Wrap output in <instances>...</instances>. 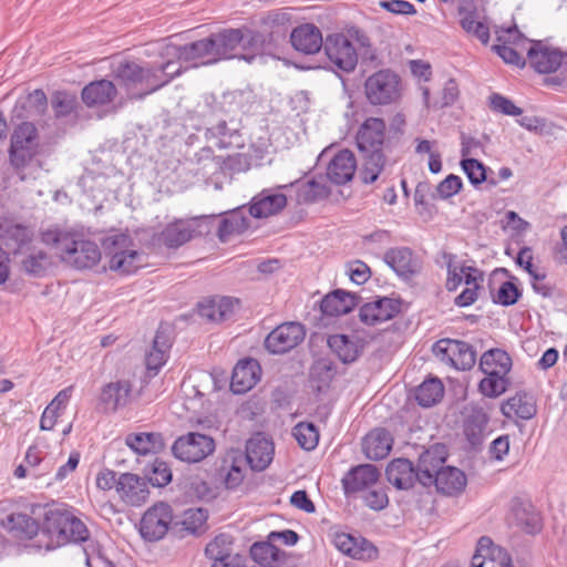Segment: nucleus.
I'll use <instances>...</instances> for the list:
<instances>
[{"label": "nucleus", "instance_id": "f257e3e1", "mask_svg": "<svg viewBox=\"0 0 567 567\" xmlns=\"http://www.w3.org/2000/svg\"><path fill=\"white\" fill-rule=\"evenodd\" d=\"M352 41L363 49L365 60L374 61L377 59L370 38L361 28L351 25L346 28L344 32L330 33L326 37L322 48L328 68L338 75L351 73L358 65V52Z\"/></svg>", "mask_w": 567, "mask_h": 567}, {"label": "nucleus", "instance_id": "f03ea898", "mask_svg": "<svg viewBox=\"0 0 567 567\" xmlns=\"http://www.w3.org/2000/svg\"><path fill=\"white\" fill-rule=\"evenodd\" d=\"M240 40V29L227 28L178 47L176 54L179 60L185 62L215 64L223 60L239 59Z\"/></svg>", "mask_w": 567, "mask_h": 567}, {"label": "nucleus", "instance_id": "7ed1b4c3", "mask_svg": "<svg viewBox=\"0 0 567 567\" xmlns=\"http://www.w3.org/2000/svg\"><path fill=\"white\" fill-rule=\"evenodd\" d=\"M385 128L384 120L368 117L358 130L355 142L362 159L360 178L363 184L377 182L385 167Z\"/></svg>", "mask_w": 567, "mask_h": 567}, {"label": "nucleus", "instance_id": "20e7f679", "mask_svg": "<svg viewBox=\"0 0 567 567\" xmlns=\"http://www.w3.org/2000/svg\"><path fill=\"white\" fill-rule=\"evenodd\" d=\"M41 240L55 248L62 261L76 269H91L101 260L96 243L84 238L83 234L59 228L42 231Z\"/></svg>", "mask_w": 567, "mask_h": 567}, {"label": "nucleus", "instance_id": "39448f33", "mask_svg": "<svg viewBox=\"0 0 567 567\" xmlns=\"http://www.w3.org/2000/svg\"><path fill=\"white\" fill-rule=\"evenodd\" d=\"M19 542L30 553L50 551L70 543L84 544L87 567H116L101 550L99 543L90 534H20Z\"/></svg>", "mask_w": 567, "mask_h": 567}, {"label": "nucleus", "instance_id": "423d86ee", "mask_svg": "<svg viewBox=\"0 0 567 567\" xmlns=\"http://www.w3.org/2000/svg\"><path fill=\"white\" fill-rule=\"evenodd\" d=\"M401 78L389 69L379 70L364 82V94L371 105H389L401 99Z\"/></svg>", "mask_w": 567, "mask_h": 567}, {"label": "nucleus", "instance_id": "0eeeda50", "mask_svg": "<svg viewBox=\"0 0 567 567\" xmlns=\"http://www.w3.org/2000/svg\"><path fill=\"white\" fill-rule=\"evenodd\" d=\"M39 134L31 122H22L14 127L9 148L11 164L17 168H24L38 154Z\"/></svg>", "mask_w": 567, "mask_h": 567}, {"label": "nucleus", "instance_id": "6e6552de", "mask_svg": "<svg viewBox=\"0 0 567 567\" xmlns=\"http://www.w3.org/2000/svg\"><path fill=\"white\" fill-rule=\"evenodd\" d=\"M432 351L441 362L458 371L471 370L476 362V351L463 340L440 339L433 344Z\"/></svg>", "mask_w": 567, "mask_h": 567}, {"label": "nucleus", "instance_id": "1a4fd4ad", "mask_svg": "<svg viewBox=\"0 0 567 567\" xmlns=\"http://www.w3.org/2000/svg\"><path fill=\"white\" fill-rule=\"evenodd\" d=\"M130 237L123 234L115 235L106 239L107 255H110L109 268L121 275H131L143 267V254L125 249Z\"/></svg>", "mask_w": 567, "mask_h": 567}, {"label": "nucleus", "instance_id": "9d476101", "mask_svg": "<svg viewBox=\"0 0 567 567\" xmlns=\"http://www.w3.org/2000/svg\"><path fill=\"white\" fill-rule=\"evenodd\" d=\"M215 441L212 436L199 433L188 432L178 436L173 445V455L185 463H199L215 451Z\"/></svg>", "mask_w": 567, "mask_h": 567}, {"label": "nucleus", "instance_id": "9b49d317", "mask_svg": "<svg viewBox=\"0 0 567 567\" xmlns=\"http://www.w3.org/2000/svg\"><path fill=\"white\" fill-rule=\"evenodd\" d=\"M529 66L539 74H550L560 71L567 73V52L559 48L548 47L543 41H532L527 50Z\"/></svg>", "mask_w": 567, "mask_h": 567}, {"label": "nucleus", "instance_id": "f8f14e48", "mask_svg": "<svg viewBox=\"0 0 567 567\" xmlns=\"http://www.w3.org/2000/svg\"><path fill=\"white\" fill-rule=\"evenodd\" d=\"M114 74L118 83L126 89L135 87L138 84L143 85L146 91L140 94V97L151 94L167 84L166 78L162 82H156L151 65L143 66L130 60L120 62L114 70Z\"/></svg>", "mask_w": 567, "mask_h": 567}, {"label": "nucleus", "instance_id": "ddd939ff", "mask_svg": "<svg viewBox=\"0 0 567 567\" xmlns=\"http://www.w3.org/2000/svg\"><path fill=\"white\" fill-rule=\"evenodd\" d=\"M288 184L261 189L249 203L251 217L261 219L279 215L288 204Z\"/></svg>", "mask_w": 567, "mask_h": 567}, {"label": "nucleus", "instance_id": "4468645a", "mask_svg": "<svg viewBox=\"0 0 567 567\" xmlns=\"http://www.w3.org/2000/svg\"><path fill=\"white\" fill-rule=\"evenodd\" d=\"M505 519L509 528L520 532H540L543 528L542 513L526 497L512 498Z\"/></svg>", "mask_w": 567, "mask_h": 567}, {"label": "nucleus", "instance_id": "2eb2a0df", "mask_svg": "<svg viewBox=\"0 0 567 567\" xmlns=\"http://www.w3.org/2000/svg\"><path fill=\"white\" fill-rule=\"evenodd\" d=\"M45 528L42 532H89L86 525L79 517V511L60 503L42 505Z\"/></svg>", "mask_w": 567, "mask_h": 567}, {"label": "nucleus", "instance_id": "dca6fc26", "mask_svg": "<svg viewBox=\"0 0 567 567\" xmlns=\"http://www.w3.org/2000/svg\"><path fill=\"white\" fill-rule=\"evenodd\" d=\"M306 337L299 322H285L276 327L265 339V348L272 354H284L299 346Z\"/></svg>", "mask_w": 567, "mask_h": 567}, {"label": "nucleus", "instance_id": "f3484780", "mask_svg": "<svg viewBox=\"0 0 567 567\" xmlns=\"http://www.w3.org/2000/svg\"><path fill=\"white\" fill-rule=\"evenodd\" d=\"M207 141H213L218 148H241L244 138L240 133V122L226 114L216 124L205 130Z\"/></svg>", "mask_w": 567, "mask_h": 567}, {"label": "nucleus", "instance_id": "a211bd4d", "mask_svg": "<svg viewBox=\"0 0 567 567\" xmlns=\"http://www.w3.org/2000/svg\"><path fill=\"white\" fill-rule=\"evenodd\" d=\"M240 300L229 296H213L198 302V315L208 322L220 323L234 319Z\"/></svg>", "mask_w": 567, "mask_h": 567}, {"label": "nucleus", "instance_id": "6ab92c4d", "mask_svg": "<svg viewBox=\"0 0 567 567\" xmlns=\"http://www.w3.org/2000/svg\"><path fill=\"white\" fill-rule=\"evenodd\" d=\"M401 300L389 297H377L375 300L360 307V321L367 326H377L395 318L401 312Z\"/></svg>", "mask_w": 567, "mask_h": 567}, {"label": "nucleus", "instance_id": "aec40b11", "mask_svg": "<svg viewBox=\"0 0 567 567\" xmlns=\"http://www.w3.org/2000/svg\"><path fill=\"white\" fill-rule=\"evenodd\" d=\"M133 384L130 380H116L104 384L99 395V405L104 413H114L125 408L132 398Z\"/></svg>", "mask_w": 567, "mask_h": 567}, {"label": "nucleus", "instance_id": "412c9836", "mask_svg": "<svg viewBox=\"0 0 567 567\" xmlns=\"http://www.w3.org/2000/svg\"><path fill=\"white\" fill-rule=\"evenodd\" d=\"M488 414L482 406H471L464 415L462 431L472 450H480L487 435Z\"/></svg>", "mask_w": 567, "mask_h": 567}, {"label": "nucleus", "instance_id": "4be33fe9", "mask_svg": "<svg viewBox=\"0 0 567 567\" xmlns=\"http://www.w3.org/2000/svg\"><path fill=\"white\" fill-rule=\"evenodd\" d=\"M447 458V450L444 444L436 443L425 450L417 460L416 471L419 483L425 487L433 485V478L441 472Z\"/></svg>", "mask_w": 567, "mask_h": 567}, {"label": "nucleus", "instance_id": "5701e85b", "mask_svg": "<svg viewBox=\"0 0 567 567\" xmlns=\"http://www.w3.org/2000/svg\"><path fill=\"white\" fill-rule=\"evenodd\" d=\"M172 346V329L161 323L153 339L152 348L145 355V365L150 375H156L166 363Z\"/></svg>", "mask_w": 567, "mask_h": 567}, {"label": "nucleus", "instance_id": "b1692460", "mask_svg": "<svg viewBox=\"0 0 567 567\" xmlns=\"http://www.w3.org/2000/svg\"><path fill=\"white\" fill-rule=\"evenodd\" d=\"M383 260L403 279H411L422 270L421 259L409 247L390 248L384 252Z\"/></svg>", "mask_w": 567, "mask_h": 567}, {"label": "nucleus", "instance_id": "393cba45", "mask_svg": "<svg viewBox=\"0 0 567 567\" xmlns=\"http://www.w3.org/2000/svg\"><path fill=\"white\" fill-rule=\"evenodd\" d=\"M331 536L334 546L353 559L369 560L377 557V547L362 534H331Z\"/></svg>", "mask_w": 567, "mask_h": 567}, {"label": "nucleus", "instance_id": "a878e982", "mask_svg": "<svg viewBox=\"0 0 567 567\" xmlns=\"http://www.w3.org/2000/svg\"><path fill=\"white\" fill-rule=\"evenodd\" d=\"M471 567H514L508 553L495 545L488 536H482L472 557Z\"/></svg>", "mask_w": 567, "mask_h": 567}, {"label": "nucleus", "instance_id": "bb28decb", "mask_svg": "<svg viewBox=\"0 0 567 567\" xmlns=\"http://www.w3.org/2000/svg\"><path fill=\"white\" fill-rule=\"evenodd\" d=\"M274 452V442L258 432L246 442L244 457L252 471L260 472L269 466Z\"/></svg>", "mask_w": 567, "mask_h": 567}, {"label": "nucleus", "instance_id": "cd10ccee", "mask_svg": "<svg viewBox=\"0 0 567 567\" xmlns=\"http://www.w3.org/2000/svg\"><path fill=\"white\" fill-rule=\"evenodd\" d=\"M241 32V40L239 47V60L248 63L258 55L267 53L271 45V33H264L249 28H239Z\"/></svg>", "mask_w": 567, "mask_h": 567}, {"label": "nucleus", "instance_id": "c85d7f7f", "mask_svg": "<svg viewBox=\"0 0 567 567\" xmlns=\"http://www.w3.org/2000/svg\"><path fill=\"white\" fill-rule=\"evenodd\" d=\"M148 484L147 480L137 474L123 473L120 475L117 493L125 503L140 506L148 498Z\"/></svg>", "mask_w": 567, "mask_h": 567}, {"label": "nucleus", "instance_id": "c756f323", "mask_svg": "<svg viewBox=\"0 0 567 567\" xmlns=\"http://www.w3.org/2000/svg\"><path fill=\"white\" fill-rule=\"evenodd\" d=\"M380 477V472L372 464H361L350 468L341 480L346 495L369 488Z\"/></svg>", "mask_w": 567, "mask_h": 567}, {"label": "nucleus", "instance_id": "7c9ffc66", "mask_svg": "<svg viewBox=\"0 0 567 567\" xmlns=\"http://www.w3.org/2000/svg\"><path fill=\"white\" fill-rule=\"evenodd\" d=\"M245 457L239 450H231L220 460L216 471L224 480L227 488H236L243 482L245 474Z\"/></svg>", "mask_w": 567, "mask_h": 567}, {"label": "nucleus", "instance_id": "2f4dec72", "mask_svg": "<svg viewBox=\"0 0 567 567\" xmlns=\"http://www.w3.org/2000/svg\"><path fill=\"white\" fill-rule=\"evenodd\" d=\"M360 297L343 289H336L327 293L321 302V312L329 317H339L351 312L359 303Z\"/></svg>", "mask_w": 567, "mask_h": 567}, {"label": "nucleus", "instance_id": "473e14b6", "mask_svg": "<svg viewBox=\"0 0 567 567\" xmlns=\"http://www.w3.org/2000/svg\"><path fill=\"white\" fill-rule=\"evenodd\" d=\"M19 255L21 256L19 261L20 270L33 278L45 277L53 266L52 257L41 248L30 246Z\"/></svg>", "mask_w": 567, "mask_h": 567}, {"label": "nucleus", "instance_id": "72a5a7b5", "mask_svg": "<svg viewBox=\"0 0 567 567\" xmlns=\"http://www.w3.org/2000/svg\"><path fill=\"white\" fill-rule=\"evenodd\" d=\"M292 47L303 54H315L324 44L322 33L318 27L306 23L297 27L290 34Z\"/></svg>", "mask_w": 567, "mask_h": 567}, {"label": "nucleus", "instance_id": "f704fd0d", "mask_svg": "<svg viewBox=\"0 0 567 567\" xmlns=\"http://www.w3.org/2000/svg\"><path fill=\"white\" fill-rule=\"evenodd\" d=\"M355 168L354 154L349 150H341L330 161L327 177L336 185H344L353 178Z\"/></svg>", "mask_w": 567, "mask_h": 567}, {"label": "nucleus", "instance_id": "c9c22d12", "mask_svg": "<svg viewBox=\"0 0 567 567\" xmlns=\"http://www.w3.org/2000/svg\"><path fill=\"white\" fill-rule=\"evenodd\" d=\"M258 372L260 365L257 360L247 358L238 361L231 374V391L237 394L249 391L259 380Z\"/></svg>", "mask_w": 567, "mask_h": 567}, {"label": "nucleus", "instance_id": "e433bc0d", "mask_svg": "<svg viewBox=\"0 0 567 567\" xmlns=\"http://www.w3.org/2000/svg\"><path fill=\"white\" fill-rule=\"evenodd\" d=\"M523 40H525L523 33L517 29L516 25H514L506 29L502 34L497 37V41L503 43L495 44L493 49L505 63L513 64L517 68H524L526 65V59L509 45H517Z\"/></svg>", "mask_w": 567, "mask_h": 567}, {"label": "nucleus", "instance_id": "4c0bfd02", "mask_svg": "<svg viewBox=\"0 0 567 567\" xmlns=\"http://www.w3.org/2000/svg\"><path fill=\"white\" fill-rule=\"evenodd\" d=\"M385 476L390 484L398 489H409L419 482V473L408 458H395L385 468Z\"/></svg>", "mask_w": 567, "mask_h": 567}, {"label": "nucleus", "instance_id": "58836bf2", "mask_svg": "<svg viewBox=\"0 0 567 567\" xmlns=\"http://www.w3.org/2000/svg\"><path fill=\"white\" fill-rule=\"evenodd\" d=\"M0 239L13 255H19L31 246L33 230L21 224L7 223L0 226Z\"/></svg>", "mask_w": 567, "mask_h": 567}, {"label": "nucleus", "instance_id": "ea45409f", "mask_svg": "<svg viewBox=\"0 0 567 567\" xmlns=\"http://www.w3.org/2000/svg\"><path fill=\"white\" fill-rule=\"evenodd\" d=\"M327 342L339 360L346 364L354 362L364 349L362 339L347 334H332Z\"/></svg>", "mask_w": 567, "mask_h": 567}, {"label": "nucleus", "instance_id": "a19ab883", "mask_svg": "<svg viewBox=\"0 0 567 567\" xmlns=\"http://www.w3.org/2000/svg\"><path fill=\"white\" fill-rule=\"evenodd\" d=\"M172 523V507L167 503L158 502L144 513L138 532H168Z\"/></svg>", "mask_w": 567, "mask_h": 567}, {"label": "nucleus", "instance_id": "79ce46f5", "mask_svg": "<svg viewBox=\"0 0 567 567\" xmlns=\"http://www.w3.org/2000/svg\"><path fill=\"white\" fill-rule=\"evenodd\" d=\"M194 235V228L189 223L184 220H175L167 224L161 233L155 235L158 244L167 248H178L188 243Z\"/></svg>", "mask_w": 567, "mask_h": 567}, {"label": "nucleus", "instance_id": "37998d69", "mask_svg": "<svg viewBox=\"0 0 567 567\" xmlns=\"http://www.w3.org/2000/svg\"><path fill=\"white\" fill-rule=\"evenodd\" d=\"M393 439L385 429H374L363 439V452L369 460L386 457L392 450Z\"/></svg>", "mask_w": 567, "mask_h": 567}, {"label": "nucleus", "instance_id": "c03bdc74", "mask_svg": "<svg viewBox=\"0 0 567 567\" xmlns=\"http://www.w3.org/2000/svg\"><path fill=\"white\" fill-rule=\"evenodd\" d=\"M466 482L465 473L454 466H444L433 478L437 492L450 496L462 493Z\"/></svg>", "mask_w": 567, "mask_h": 567}, {"label": "nucleus", "instance_id": "a18cd8bd", "mask_svg": "<svg viewBox=\"0 0 567 567\" xmlns=\"http://www.w3.org/2000/svg\"><path fill=\"white\" fill-rule=\"evenodd\" d=\"M116 87L109 80H99L89 83L82 90V101L87 106L105 105L116 96Z\"/></svg>", "mask_w": 567, "mask_h": 567}, {"label": "nucleus", "instance_id": "49530a36", "mask_svg": "<svg viewBox=\"0 0 567 567\" xmlns=\"http://www.w3.org/2000/svg\"><path fill=\"white\" fill-rule=\"evenodd\" d=\"M460 24L462 29L475 37L483 44L489 41V28L487 23L477 20V9L474 3L458 8Z\"/></svg>", "mask_w": 567, "mask_h": 567}, {"label": "nucleus", "instance_id": "de8ad7c7", "mask_svg": "<svg viewBox=\"0 0 567 567\" xmlns=\"http://www.w3.org/2000/svg\"><path fill=\"white\" fill-rule=\"evenodd\" d=\"M288 187L290 193H296V200L299 205L312 204L327 198L329 195L328 187L315 178L306 182L295 181L288 183Z\"/></svg>", "mask_w": 567, "mask_h": 567}, {"label": "nucleus", "instance_id": "09e8293b", "mask_svg": "<svg viewBox=\"0 0 567 567\" xmlns=\"http://www.w3.org/2000/svg\"><path fill=\"white\" fill-rule=\"evenodd\" d=\"M502 412L507 417L516 416L522 420H530L537 412L536 402L530 394L517 392L502 405Z\"/></svg>", "mask_w": 567, "mask_h": 567}, {"label": "nucleus", "instance_id": "8fccbe9b", "mask_svg": "<svg viewBox=\"0 0 567 567\" xmlns=\"http://www.w3.org/2000/svg\"><path fill=\"white\" fill-rule=\"evenodd\" d=\"M126 444L136 453L145 455L157 453L165 446L164 437L161 433L141 432L132 433L126 436Z\"/></svg>", "mask_w": 567, "mask_h": 567}, {"label": "nucleus", "instance_id": "3c124183", "mask_svg": "<svg viewBox=\"0 0 567 567\" xmlns=\"http://www.w3.org/2000/svg\"><path fill=\"white\" fill-rule=\"evenodd\" d=\"M30 513H11L2 520L1 526L9 532H39V522L32 517L42 508L41 504H31Z\"/></svg>", "mask_w": 567, "mask_h": 567}, {"label": "nucleus", "instance_id": "603ef678", "mask_svg": "<svg viewBox=\"0 0 567 567\" xmlns=\"http://www.w3.org/2000/svg\"><path fill=\"white\" fill-rule=\"evenodd\" d=\"M444 386L440 379L431 378L423 381L414 393L415 401L423 408H430L441 401Z\"/></svg>", "mask_w": 567, "mask_h": 567}, {"label": "nucleus", "instance_id": "864d4df0", "mask_svg": "<svg viewBox=\"0 0 567 567\" xmlns=\"http://www.w3.org/2000/svg\"><path fill=\"white\" fill-rule=\"evenodd\" d=\"M461 167L474 187L485 182L491 186H496L499 182V179L489 177L487 172L491 169L476 158H462Z\"/></svg>", "mask_w": 567, "mask_h": 567}, {"label": "nucleus", "instance_id": "5fc2aeb1", "mask_svg": "<svg viewBox=\"0 0 567 567\" xmlns=\"http://www.w3.org/2000/svg\"><path fill=\"white\" fill-rule=\"evenodd\" d=\"M292 436L305 451H312L319 443V430L312 422H299L292 429Z\"/></svg>", "mask_w": 567, "mask_h": 567}, {"label": "nucleus", "instance_id": "6e6d98bb", "mask_svg": "<svg viewBox=\"0 0 567 567\" xmlns=\"http://www.w3.org/2000/svg\"><path fill=\"white\" fill-rule=\"evenodd\" d=\"M249 221L240 213H233L229 217L220 220L217 235L220 241H226L233 234H241L247 229Z\"/></svg>", "mask_w": 567, "mask_h": 567}, {"label": "nucleus", "instance_id": "4d7b16f0", "mask_svg": "<svg viewBox=\"0 0 567 567\" xmlns=\"http://www.w3.org/2000/svg\"><path fill=\"white\" fill-rule=\"evenodd\" d=\"M173 474L167 462L156 457L147 470V481L155 487H164L172 482Z\"/></svg>", "mask_w": 567, "mask_h": 567}, {"label": "nucleus", "instance_id": "13d9d810", "mask_svg": "<svg viewBox=\"0 0 567 567\" xmlns=\"http://www.w3.org/2000/svg\"><path fill=\"white\" fill-rule=\"evenodd\" d=\"M233 538L230 534H217L216 537L206 545V556L216 561L231 554Z\"/></svg>", "mask_w": 567, "mask_h": 567}, {"label": "nucleus", "instance_id": "bf43d9fd", "mask_svg": "<svg viewBox=\"0 0 567 567\" xmlns=\"http://www.w3.org/2000/svg\"><path fill=\"white\" fill-rule=\"evenodd\" d=\"M250 556L260 565H271L279 559V549L270 542H258L250 547Z\"/></svg>", "mask_w": 567, "mask_h": 567}, {"label": "nucleus", "instance_id": "052dcab7", "mask_svg": "<svg viewBox=\"0 0 567 567\" xmlns=\"http://www.w3.org/2000/svg\"><path fill=\"white\" fill-rule=\"evenodd\" d=\"M51 105L56 117H66L75 111L78 100L72 94L59 91L53 94Z\"/></svg>", "mask_w": 567, "mask_h": 567}, {"label": "nucleus", "instance_id": "680f3d73", "mask_svg": "<svg viewBox=\"0 0 567 567\" xmlns=\"http://www.w3.org/2000/svg\"><path fill=\"white\" fill-rule=\"evenodd\" d=\"M208 519V511L202 507L188 508L183 514L182 532H198Z\"/></svg>", "mask_w": 567, "mask_h": 567}, {"label": "nucleus", "instance_id": "e2e57ef3", "mask_svg": "<svg viewBox=\"0 0 567 567\" xmlns=\"http://www.w3.org/2000/svg\"><path fill=\"white\" fill-rule=\"evenodd\" d=\"M491 353L493 355L487 358L488 369H492V370L502 369V373H509L511 369H512V359H511L509 354L502 349L495 348V349H489V350L485 351L482 354L480 362L485 361L486 357Z\"/></svg>", "mask_w": 567, "mask_h": 567}, {"label": "nucleus", "instance_id": "0e129e2a", "mask_svg": "<svg viewBox=\"0 0 567 567\" xmlns=\"http://www.w3.org/2000/svg\"><path fill=\"white\" fill-rule=\"evenodd\" d=\"M522 292L518 287L512 281H504L496 296H493V301L497 305L509 307L515 305L520 298Z\"/></svg>", "mask_w": 567, "mask_h": 567}, {"label": "nucleus", "instance_id": "69168bd1", "mask_svg": "<svg viewBox=\"0 0 567 567\" xmlns=\"http://www.w3.org/2000/svg\"><path fill=\"white\" fill-rule=\"evenodd\" d=\"M491 109L504 115L518 116L523 113V110L514 104L512 100L499 94L493 93L489 96Z\"/></svg>", "mask_w": 567, "mask_h": 567}, {"label": "nucleus", "instance_id": "338daca9", "mask_svg": "<svg viewBox=\"0 0 567 567\" xmlns=\"http://www.w3.org/2000/svg\"><path fill=\"white\" fill-rule=\"evenodd\" d=\"M509 380L482 379L478 383V391L486 398H498L505 393L509 386Z\"/></svg>", "mask_w": 567, "mask_h": 567}, {"label": "nucleus", "instance_id": "774afa93", "mask_svg": "<svg viewBox=\"0 0 567 567\" xmlns=\"http://www.w3.org/2000/svg\"><path fill=\"white\" fill-rule=\"evenodd\" d=\"M463 187V182L460 176L450 174L436 186L437 197L441 199H449L460 193Z\"/></svg>", "mask_w": 567, "mask_h": 567}]
</instances>
